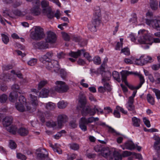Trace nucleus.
Returning <instances> with one entry per match:
<instances>
[{
	"label": "nucleus",
	"mask_w": 160,
	"mask_h": 160,
	"mask_svg": "<svg viewBox=\"0 0 160 160\" xmlns=\"http://www.w3.org/2000/svg\"><path fill=\"white\" fill-rule=\"evenodd\" d=\"M79 102L80 104V107L82 108L81 111L82 115L86 116L89 114L90 116H93L96 113V111L98 113L99 110L96 106H94L93 109H91L88 106L85 107L87 102L86 97L85 95L82 94L80 95Z\"/></svg>",
	"instance_id": "1"
},
{
	"label": "nucleus",
	"mask_w": 160,
	"mask_h": 160,
	"mask_svg": "<svg viewBox=\"0 0 160 160\" xmlns=\"http://www.w3.org/2000/svg\"><path fill=\"white\" fill-rule=\"evenodd\" d=\"M101 154L104 157L109 159H113L114 158V160H122L121 155L118 151L112 152L108 147L103 148Z\"/></svg>",
	"instance_id": "2"
},
{
	"label": "nucleus",
	"mask_w": 160,
	"mask_h": 160,
	"mask_svg": "<svg viewBox=\"0 0 160 160\" xmlns=\"http://www.w3.org/2000/svg\"><path fill=\"white\" fill-rule=\"evenodd\" d=\"M145 31V30H140L138 32V41L140 44L151 45L153 42V41H151L152 39L149 35L144 33Z\"/></svg>",
	"instance_id": "3"
},
{
	"label": "nucleus",
	"mask_w": 160,
	"mask_h": 160,
	"mask_svg": "<svg viewBox=\"0 0 160 160\" xmlns=\"http://www.w3.org/2000/svg\"><path fill=\"white\" fill-rule=\"evenodd\" d=\"M99 120L98 118H94L93 117H90L88 118H86L84 117H82L81 118L79 121V127L82 131H85L87 130V125L94 122L98 121Z\"/></svg>",
	"instance_id": "4"
},
{
	"label": "nucleus",
	"mask_w": 160,
	"mask_h": 160,
	"mask_svg": "<svg viewBox=\"0 0 160 160\" xmlns=\"http://www.w3.org/2000/svg\"><path fill=\"white\" fill-rule=\"evenodd\" d=\"M31 38L34 40H39L44 36L43 29L39 26L35 27L34 31L32 32L30 35Z\"/></svg>",
	"instance_id": "5"
},
{
	"label": "nucleus",
	"mask_w": 160,
	"mask_h": 160,
	"mask_svg": "<svg viewBox=\"0 0 160 160\" xmlns=\"http://www.w3.org/2000/svg\"><path fill=\"white\" fill-rule=\"evenodd\" d=\"M43 62L45 63L46 68L52 72H57L60 69L58 62L57 61L51 60L50 61H47Z\"/></svg>",
	"instance_id": "6"
},
{
	"label": "nucleus",
	"mask_w": 160,
	"mask_h": 160,
	"mask_svg": "<svg viewBox=\"0 0 160 160\" xmlns=\"http://www.w3.org/2000/svg\"><path fill=\"white\" fill-rule=\"evenodd\" d=\"M55 83L56 86L54 88L55 91L59 93H64L66 92L69 89L68 86L64 82L57 81Z\"/></svg>",
	"instance_id": "7"
},
{
	"label": "nucleus",
	"mask_w": 160,
	"mask_h": 160,
	"mask_svg": "<svg viewBox=\"0 0 160 160\" xmlns=\"http://www.w3.org/2000/svg\"><path fill=\"white\" fill-rule=\"evenodd\" d=\"M42 13L44 15L47 16L48 18L50 19H52L55 17L58 19L60 16V13L59 10H57L56 12L54 14L50 8H43L42 10Z\"/></svg>",
	"instance_id": "8"
},
{
	"label": "nucleus",
	"mask_w": 160,
	"mask_h": 160,
	"mask_svg": "<svg viewBox=\"0 0 160 160\" xmlns=\"http://www.w3.org/2000/svg\"><path fill=\"white\" fill-rule=\"evenodd\" d=\"M32 44L35 48L41 50L49 48V44L46 41H42L37 42H33Z\"/></svg>",
	"instance_id": "9"
},
{
	"label": "nucleus",
	"mask_w": 160,
	"mask_h": 160,
	"mask_svg": "<svg viewBox=\"0 0 160 160\" xmlns=\"http://www.w3.org/2000/svg\"><path fill=\"white\" fill-rule=\"evenodd\" d=\"M46 41L50 43H54L56 40V34L51 31L47 32V37L45 39Z\"/></svg>",
	"instance_id": "10"
},
{
	"label": "nucleus",
	"mask_w": 160,
	"mask_h": 160,
	"mask_svg": "<svg viewBox=\"0 0 160 160\" xmlns=\"http://www.w3.org/2000/svg\"><path fill=\"white\" fill-rule=\"evenodd\" d=\"M68 121L67 116L65 114H60L58 117V127L61 128L63 126V124Z\"/></svg>",
	"instance_id": "11"
},
{
	"label": "nucleus",
	"mask_w": 160,
	"mask_h": 160,
	"mask_svg": "<svg viewBox=\"0 0 160 160\" xmlns=\"http://www.w3.org/2000/svg\"><path fill=\"white\" fill-rule=\"evenodd\" d=\"M16 107L18 111L21 112L30 111L31 109V107L28 106V104L25 105L24 104L16 103Z\"/></svg>",
	"instance_id": "12"
},
{
	"label": "nucleus",
	"mask_w": 160,
	"mask_h": 160,
	"mask_svg": "<svg viewBox=\"0 0 160 160\" xmlns=\"http://www.w3.org/2000/svg\"><path fill=\"white\" fill-rule=\"evenodd\" d=\"M123 150L125 149L132 150L135 148V146L134 143L132 141H128L125 142L123 145L121 146Z\"/></svg>",
	"instance_id": "13"
},
{
	"label": "nucleus",
	"mask_w": 160,
	"mask_h": 160,
	"mask_svg": "<svg viewBox=\"0 0 160 160\" xmlns=\"http://www.w3.org/2000/svg\"><path fill=\"white\" fill-rule=\"evenodd\" d=\"M53 56V53L52 51H51L48 52L46 54L43 55L42 57L39 58L40 61L43 62L51 59Z\"/></svg>",
	"instance_id": "14"
},
{
	"label": "nucleus",
	"mask_w": 160,
	"mask_h": 160,
	"mask_svg": "<svg viewBox=\"0 0 160 160\" xmlns=\"http://www.w3.org/2000/svg\"><path fill=\"white\" fill-rule=\"evenodd\" d=\"M154 139L156 141L154 143L153 147L157 151L158 157L160 158V138L156 137Z\"/></svg>",
	"instance_id": "15"
},
{
	"label": "nucleus",
	"mask_w": 160,
	"mask_h": 160,
	"mask_svg": "<svg viewBox=\"0 0 160 160\" xmlns=\"http://www.w3.org/2000/svg\"><path fill=\"white\" fill-rule=\"evenodd\" d=\"M102 78V82H107L110 80L111 77V73L107 71L106 72H101Z\"/></svg>",
	"instance_id": "16"
},
{
	"label": "nucleus",
	"mask_w": 160,
	"mask_h": 160,
	"mask_svg": "<svg viewBox=\"0 0 160 160\" xmlns=\"http://www.w3.org/2000/svg\"><path fill=\"white\" fill-rule=\"evenodd\" d=\"M133 103L134 101H131V100H128L126 104V107L128 111L132 112V113L135 114L136 111L135 110V106L133 104Z\"/></svg>",
	"instance_id": "17"
},
{
	"label": "nucleus",
	"mask_w": 160,
	"mask_h": 160,
	"mask_svg": "<svg viewBox=\"0 0 160 160\" xmlns=\"http://www.w3.org/2000/svg\"><path fill=\"white\" fill-rule=\"evenodd\" d=\"M144 55H142L139 59H136L135 61V64L137 65L142 66L148 63V60L146 58H143Z\"/></svg>",
	"instance_id": "18"
},
{
	"label": "nucleus",
	"mask_w": 160,
	"mask_h": 160,
	"mask_svg": "<svg viewBox=\"0 0 160 160\" xmlns=\"http://www.w3.org/2000/svg\"><path fill=\"white\" fill-rule=\"evenodd\" d=\"M30 102L32 105L36 107L38 105V101L36 96L34 95L33 93H31L29 94Z\"/></svg>",
	"instance_id": "19"
},
{
	"label": "nucleus",
	"mask_w": 160,
	"mask_h": 160,
	"mask_svg": "<svg viewBox=\"0 0 160 160\" xmlns=\"http://www.w3.org/2000/svg\"><path fill=\"white\" fill-rule=\"evenodd\" d=\"M13 120L11 116H7L6 117L3 121V126L6 128L10 126L12 123Z\"/></svg>",
	"instance_id": "20"
},
{
	"label": "nucleus",
	"mask_w": 160,
	"mask_h": 160,
	"mask_svg": "<svg viewBox=\"0 0 160 160\" xmlns=\"http://www.w3.org/2000/svg\"><path fill=\"white\" fill-rule=\"evenodd\" d=\"M31 13L33 15L37 16L41 14V9L39 7L34 6L30 9Z\"/></svg>",
	"instance_id": "21"
},
{
	"label": "nucleus",
	"mask_w": 160,
	"mask_h": 160,
	"mask_svg": "<svg viewBox=\"0 0 160 160\" xmlns=\"http://www.w3.org/2000/svg\"><path fill=\"white\" fill-rule=\"evenodd\" d=\"M152 26L157 30L160 31V18L153 19Z\"/></svg>",
	"instance_id": "22"
},
{
	"label": "nucleus",
	"mask_w": 160,
	"mask_h": 160,
	"mask_svg": "<svg viewBox=\"0 0 160 160\" xmlns=\"http://www.w3.org/2000/svg\"><path fill=\"white\" fill-rule=\"evenodd\" d=\"M48 152L45 149H42L40 152L37 153V157L40 158H44L48 156Z\"/></svg>",
	"instance_id": "23"
},
{
	"label": "nucleus",
	"mask_w": 160,
	"mask_h": 160,
	"mask_svg": "<svg viewBox=\"0 0 160 160\" xmlns=\"http://www.w3.org/2000/svg\"><path fill=\"white\" fill-rule=\"evenodd\" d=\"M7 130L13 134H15L17 131V128L14 125H12L6 128Z\"/></svg>",
	"instance_id": "24"
},
{
	"label": "nucleus",
	"mask_w": 160,
	"mask_h": 160,
	"mask_svg": "<svg viewBox=\"0 0 160 160\" xmlns=\"http://www.w3.org/2000/svg\"><path fill=\"white\" fill-rule=\"evenodd\" d=\"M82 52H84V50L83 49L78 50L77 52H71L69 53V55L74 58H77L80 56L82 53Z\"/></svg>",
	"instance_id": "25"
},
{
	"label": "nucleus",
	"mask_w": 160,
	"mask_h": 160,
	"mask_svg": "<svg viewBox=\"0 0 160 160\" xmlns=\"http://www.w3.org/2000/svg\"><path fill=\"white\" fill-rule=\"evenodd\" d=\"M18 96L17 92H12L10 93L9 97V99L11 102H14L16 101Z\"/></svg>",
	"instance_id": "26"
},
{
	"label": "nucleus",
	"mask_w": 160,
	"mask_h": 160,
	"mask_svg": "<svg viewBox=\"0 0 160 160\" xmlns=\"http://www.w3.org/2000/svg\"><path fill=\"white\" fill-rule=\"evenodd\" d=\"M122 76V80H127V77L130 74H133L134 72L127 71H122L120 72Z\"/></svg>",
	"instance_id": "27"
},
{
	"label": "nucleus",
	"mask_w": 160,
	"mask_h": 160,
	"mask_svg": "<svg viewBox=\"0 0 160 160\" xmlns=\"http://www.w3.org/2000/svg\"><path fill=\"white\" fill-rule=\"evenodd\" d=\"M150 6L153 10H156L158 8V3L155 0H151L150 1Z\"/></svg>",
	"instance_id": "28"
},
{
	"label": "nucleus",
	"mask_w": 160,
	"mask_h": 160,
	"mask_svg": "<svg viewBox=\"0 0 160 160\" xmlns=\"http://www.w3.org/2000/svg\"><path fill=\"white\" fill-rule=\"evenodd\" d=\"M18 132L21 136H25L28 135V131L26 128H21L18 129Z\"/></svg>",
	"instance_id": "29"
},
{
	"label": "nucleus",
	"mask_w": 160,
	"mask_h": 160,
	"mask_svg": "<svg viewBox=\"0 0 160 160\" xmlns=\"http://www.w3.org/2000/svg\"><path fill=\"white\" fill-rule=\"evenodd\" d=\"M101 18L97 17V16H94V18L91 23L92 25H94L97 27H98L101 23Z\"/></svg>",
	"instance_id": "30"
},
{
	"label": "nucleus",
	"mask_w": 160,
	"mask_h": 160,
	"mask_svg": "<svg viewBox=\"0 0 160 160\" xmlns=\"http://www.w3.org/2000/svg\"><path fill=\"white\" fill-rule=\"evenodd\" d=\"M49 91L48 89L44 88L39 92V97L42 98H45L48 97L49 94Z\"/></svg>",
	"instance_id": "31"
},
{
	"label": "nucleus",
	"mask_w": 160,
	"mask_h": 160,
	"mask_svg": "<svg viewBox=\"0 0 160 160\" xmlns=\"http://www.w3.org/2000/svg\"><path fill=\"white\" fill-rule=\"evenodd\" d=\"M56 107V106L55 104L52 102H49L46 103L45 106L46 108L50 110H54L55 108Z\"/></svg>",
	"instance_id": "32"
},
{
	"label": "nucleus",
	"mask_w": 160,
	"mask_h": 160,
	"mask_svg": "<svg viewBox=\"0 0 160 160\" xmlns=\"http://www.w3.org/2000/svg\"><path fill=\"white\" fill-rule=\"evenodd\" d=\"M132 121L133 125L136 127L140 126V120L136 117H133L132 118Z\"/></svg>",
	"instance_id": "33"
},
{
	"label": "nucleus",
	"mask_w": 160,
	"mask_h": 160,
	"mask_svg": "<svg viewBox=\"0 0 160 160\" xmlns=\"http://www.w3.org/2000/svg\"><path fill=\"white\" fill-rule=\"evenodd\" d=\"M94 16H97V17H101V10L99 6H96L94 8Z\"/></svg>",
	"instance_id": "34"
},
{
	"label": "nucleus",
	"mask_w": 160,
	"mask_h": 160,
	"mask_svg": "<svg viewBox=\"0 0 160 160\" xmlns=\"http://www.w3.org/2000/svg\"><path fill=\"white\" fill-rule=\"evenodd\" d=\"M112 75L115 80H116L118 82H121V80L118 72L116 71H114L113 72Z\"/></svg>",
	"instance_id": "35"
},
{
	"label": "nucleus",
	"mask_w": 160,
	"mask_h": 160,
	"mask_svg": "<svg viewBox=\"0 0 160 160\" xmlns=\"http://www.w3.org/2000/svg\"><path fill=\"white\" fill-rule=\"evenodd\" d=\"M10 78V76L8 74L3 73L0 75V79L5 81H8Z\"/></svg>",
	"instance_id": "36"
},
{
	"label": "nucleus",
	"mask_w": 160,
	"mask_h": 160,
	"mask_svg": "<svg viewBox=\"0 0 160 160\" xmlns=\"http://www.w3.org/2000/svg\"><path fill=\"white\" fill-rule=\"evenodd\" d=\"M147 98L148 101L149 103L152 105H153L154 104V98L150 94H147Z\"/></svg>",
	"instance_id": "37"
},
{
	"label": "nucleus",
	"mask_w": 160,
	"mask_h": 160,
	"mask_svg": "<svg viewBox=\"0 0 160 160\" xmlns=\"http://www.w3.org/2000/svg\"><path fill=\"white\" fill-rule=\"evenodd\" d=\"M139 78L140 80V83L139 85L136 87V88L137 89H138L140 88L145 82L144 77L142 74L139 75Z\"/></svg>",
	"instance_id": "38"
},
{
	"label": "nucleus",
	"mask_w": 160,
	"mask_h": 160,
	"mask_svg": "<svg viewBox=\"0 0 160 160\" xmlns=\"http://www.w3.org/2000/svg\"><path fill=\"white\" fill-rule=\"evenodd\" d=\"M67 105V103L64 101L59 102L58 103V107L60 109L65 108Z\"/></svg>",
	"instance_id": "39"
},
{
	"label": "nucleus",
	"mask_w": 160,
	"mask_h": 160,
	"mask_svg": "<svg viewBox=\"0 0 160 160\" xmlns=\"http://www.w3.org/2000/svg\"><path fill=\"white\" fill-rule=\"evenodd\" d=\"M102 83L103 85V87L106 90L109 92L111 91V88L109 84L107 82H102Z\"/></svg>",
	"instance_id": "40"
},
{
	"label": "nucleus",
	"mask_w": 160,
	"mask_h": 160,
	"mask_svg": "<svg viewBox=\"0 0 160 160\" xmlns=\"http://www.w3.org/2000/svg\"><path fill=\"white\" fill-rule=\"evenodd\" d=\"M13 14L16 16H22L25 14V12H21L20 10L17 9L13 11Z\"/></svg>",
	"instance_id": "41"
},
{
	"label": "nucleus",
	"mask_w": 160,
	"mask_h": 160,
	"mask_svg": "<svg viewBox=\"0 0 160 160\" xmlns=\"http://www.w3.org/2000/svg\"><path fill=\"white\" fill-rule=\"evenodd\" d=\"M61 33L62 37L64 40L66 41H69L70 40V37L67 33L62 32Z\"/></svg>",
	"instance_id": "42"
},
{
	"label": "nucleus",
	"mask_w": 160,
	"mask_h": 160,
	"mask_svg": "<svg viewBox=\"0 0 160 160\" xmlns=\"http://www.w3.org/2000/svg\"><path fill=\"white\" fill-rule=\"evenodd\" d=\"M48 82L47 80L41 81L38 84V90L41 89L43 87L46 85Z\"/></svg>",
	"instance_id": "43"
},
{
	"label": "nucleus",
	"mask_w": 160,
	"mask_h": 160,
	"mask_svg": "<svg viewBox=\"0 0 160 160\" xmlns=\"http://www.w3.org/2000/svg\"><path fill=\"white\" fill-rule=\"evenodd\" d=\"M18 100L19 102L18 103L24 104L25 105H26V104H28L26 102V99L23 96L21 95L19 96Z\"/></svg>",
	"instance_id": "44"
},
{
	"label": "nucleus",
	"mask_w": 160,
	"mask_h": 160,
	"mask_svg": "<svg viewBox=\"0 0 160 160\" xmlns=\"http://www.w3.org/2000/svg\"><path fill=\"white\" fill-rule=\"evenodd\" d=\"M2 39L3 42L5 44H7L9 41L8 37L4 34H2Z\"/></svg>",
	"instance_id": "45"
},
{
	"label": "nucleus",
	"mask_w": 160,
	"mask_h": 160,
	"mask_svg": "<svg viewBox=\"0 0 160 160\" xmlns=\"http://www.w3.org/2000/svg\"><path fill=\"white\" fill-rule=\"evenodd\" d=\"M97 27L94 25H92V23H90L88 25L89 29L92 32H95L97 31Z\"/></svg>",
	"instance_id": "46"
},
{
	"label": "nucleus",
	"mask_w": 160,
	"mask_h": 160,
	"mask_svg": "<svg viewBox=\"0 0 160 160\" xmlns=\"http://www.w3.org/2000/svg\"><path fill=\"white\" fill-rule=\"evenodd\" d=\"M19 86L17 84H14L12 87V89L13 91V92H18L20 93L21 92L19 91Z\"/></svg>",
	"instance_id": "47"
},
{
	"label": "nucleus",
	"mask_w": 160,
	"mask_h": 160,
	"mask_svg": "<svg viewBox=\"0 0 160 160\" xmlns=\"http://www.w3.org/2000/svg\"><path fill=\"white\" fill-rule=\"evenodd\" d=\"M8 99L7 96L5 94H3L0 96V102L5 103Z\"/></svg>",
	"instance_id": "48"
},
{
	"label": "nucleus",
	"mask_w": 160,
	"mask_h": 160,
	"mask_svg": "<svg viewBox=\"0 0 160 160\" xmlns=\"http://www.w3.org/2000/svg\"><path fill=\"white\" fill-rule=\"evenodd\" d=\"M122 80V82H124L125 85L126 86H127L128 87V88L131 90H133L135 89H137L136 88V87H134L132 85L128 84V82L127 81V80Z\"/></svg>",
	"instance_id": "49"
},
{
	"label": "nucleus",
	"mask_w": 160,
	"mask_h": 160,
	"mask_svg": "<svg viewBox=\"0 0 160 160\" xmlns=\"http://www.w3.org/2000/svg\"><path fill=\"white\" fill-rule=\"evenodd\" d=\"M37 59L36 58H33L30 60L28 62V65L30 66H33L37 62Z\"/></svg>",
	"instance_id": "50"
},
{
	"label": "nucleus",
	"mask_w": 160,
	"mask_h": 160,
	"mask_svg": "<svg viewBox=\"0 0 160 160\" xmlns=\"http://www.w3.org/2000/svg\"><path fill=\"white\" fill-rule=\"evenodd\" d=\"M93 62L94 63L97 65H99L101 63V60L100 58L96 56L93 58Z\"/></svg>",
	"instance_id": "51"
},
{
	"label": "nucleus",
	"mask_w": 160,
	"mask_h": 160,
	"mask_svg": "<svg viewBox=\"0 0 160 160\" xmlns=\"http://www.w3.org/2000/svg\"><path fill=\"white\" fill-rule=\"evenodd\" d=\"M70 148L74 150H77L79 148V146L78 144L73 143L70 144Z\"/></svg>",
	"instance_id": "52"
},
{
	"label": "nucleus",
	"mask_w": 160,
	"mask_h": 160,
	"mask_svg": "<svg viewBox=\"0 0 160 160\" xmlns=\"http://www.w3.org/2000/svg\"><path fill=\"white\" fill-rule=\"evenodd\" d=\"M71 37L72 40L76 42H79L81 40V38L79 36L72 35Z\"/></svg>",
	"instance_id": "53"
},
{
	"label": "nucleus",
	"mask_w": 160,
	"mask_h": 160,
	"mask_svg": "<svg viewBox=\"0 0 160 160\" xmlns=\"http://www.w3.org/2000/svg\"><path fill=\"white\" fill-rule=\"evenodd\" d=\"M9 147L12 149H15L17 147V145L12 140H10L9 141Z\"/></svg>",
	"instance_id": "54"
},
{
	"label": "nucleus",
	"mask_w": 160,
	"mask_h": 160,
	"mask_svg": "<svg viewBox=\"0 0 160 160\" xmlns=\"http://www.w3.org/2000/svg\"><path fill=\"white\" fill-rule=\"evenodd\" d=\"M17 157L18 158L22 160H26L27 158L25 155L20 153H17Z\"/></svg>",
	"instance_id": "55"
},
{
	"label": "nucleus",
	"mask_w": 160,
	"mask_h": 160,
	"mask_svg": "<svg viewBox=\"0 0 160 160\" xmlns=\"http://www.w3.org/2000/svg\"><path fill=\"white\" fill-rule=\"evenodd\" d=\"M152 91L155 93L157 98L158 99H160V90L153 88L152 89Z\"/></svg>",
	"instance_id": "56"
},
{
	"label": "nucleus",
	"mask_w": 160,
	"mask_h": 160,
	"mask_svg": "<svg viewBox=\"0 0 160 160\" xmlns=\"http://www.w3.org/2000/svg\"><path fill=\"white\" fill-rule=\"evenodd\" d=\"M46 125L47 126L54 128L57 126V123L54 122H47Z\"/></svg>",
	"instance_id": "57"
},
{
	"label": "nucleus",
	"mask_w": 160,
	"mask_h": 160,
	"mask_svg": "<svg viewBox=\"0 0 160 160\" xmlns=\"http://www.w3.org/2000/svg\"><path fill=\"white\" fill-rule=\"evenodd\" d=\"M132 152L128 151H123L122 154H120V155L122 158V156L123 157H126L130 156Z\"/></svg>",
	"instance_id": "58"
},
{
	"label": "nucleus",
	"mask_w": 160,
	"mask_h": 160,
	"mask_svg": "<svg viewBox=\"0 0 160 160\" xmlns=\"http://www.w3.org/2000/svg\"><path fill=\"white\" fill-rule=\"evenodd\" d=\"M121 52L123 53L124 54L127 55H129L130 53L129 50L128 48H125L122 49Z\"/></svg>",
	"instance_id": "59"
},
{
	"label": "nucleus",
	"mask_w": 160,
	"mask_h": 160,
	"mask_svg": "<svg viewBox=\"0 0 160 160\" xmlns=\"http://www.w3.org/2000/svg\"><path fill=\"white\" fill-rule=\"evenodd\" d=\"M102 145L100 144L96 145L94 147V149L95 151L97 152H99L100 151L101 152V151L102 149Z\"/></svg>",
	"instance_id": "60"
},
{
	"label": "nucleus",
	"mask_w": 160,
	"mask_h": 160,
	"mask_svg": "<svg viewBox=\"0 0 160 160\" xmlns=\"http://www.w3.org/2000/svg\"><path fill=\"white\" fill-rule=\"evenodd\" d=\"M41 5L42 8H46L49 5V2L46 0H43L41 2Z\"/></svg>",
	"instance_id": "61"
},
{
	"label": "nucleus",
	"mask_w": 160,
	"mask_h": 160,
	"mask_svg": "<svg viewBox=\"0 0 160 160\" xmlns=\"http://www.w3.org/2000/svg\"><path fill=\"white\" fill-rule=\"evenodd\" d=\"M60 75L61 78H65L67 76V73L63 69H61L60 72Z\"/></svg>",
	"instance_id": "62"
},
{
	"label": "nucleus",
	"mask_w": 160,
	"mask_h": 160,
	"mask_svg": "<svg viewBox=\"0 0 160 160\" xmlns=\"http://www.w3.org/2000/svg\"><path fill=\"white\" fill-rule=\"evenodd\" d=\"M116 109H117V110L120 111L122 112L123 113L125 114H127V111H125L123 108L118 106L116 107Z\"/></svg>",
	"instance_id": "63"
},
{
	"label": "nucleus",
	"mask_w": 160,
	"mask_h": 160,
	"mask_svg": "<svg viewBox=\"0 0 160 160\" xmlns=\"http://www.w3.org/2000/svg\"><path fill=\"white\" fill-rule=\"evenodd\" d=\"M152 69L154 70H157L160 68V63L153 65L152 67Z\"/></svg>",
	"instance_id": "64"
}]
</instances>
